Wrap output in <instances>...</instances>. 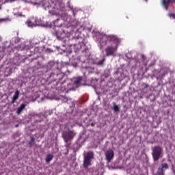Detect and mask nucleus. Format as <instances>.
I'll list each match as a JSON object with an SVG mask.
<instances>
[{"label":"nucleus","instance_id":"dca6fc26","mask_svg":"<svg viewBox=\"0 0 175 175\" xmlns=\"http://www.w3.org/2000/svg\"><path fill=\"white\" fill-rule=\"evenodd\" d=\"M81 80H82L81 77H77L74 81V83H73L74 85H76V87H77L80 84V83H81Z\"/></svg>","mask_w":175,"mask_h":175},{"label":"nucleus","instance_id":"6ab92c4d","mask_svg":"<svg viewBox=\"0 0 175 175\" xmlns=\"http://www.w3.org/2000/svg\"><path fill=\"white\" fill-rule=\"evenodd\" d=\"M160 168L167 170V169H169V165H167V163H163L161 164V167H160Z\"/></svg>","mask_w":175,"mask_h":175},{"label":"nucleus","instance_id":"1a4fd4ad","mask_svg":"<svg viewBox=\"0 0 175 175\" xmlns=\"http://www.w3.org/2000/svg\"><path fill=\"white\" fill-rule=\"evenodd\" d=\"M35 5H43L45 6V8H48V9L51 8V5H46V2H44V0H36Z\"/></svg>","mask_w":175,"mask_h":175},{"label":"nucleus","instance_id":"393cba45","mask_svg":"<svg viewBox=\"0 0 175 175\" xmlns=\"http://www.w3.org/2000/svg\"><path fill=\"white\" fill-rule=\"evenodd\" d=\"M49 65H51V66H54V63L53 62H50Z\"/></svg>","mask_w":175,"mask_h":175},{"label":"nucleus","instance_id":"bb28decb","mask_svg":"<svg viewBox=\"0 0 175 175\" xmlns=\"http://www.w3.org/2000/svg\"><path fill=\"white\" fill-rule=\"evenodd\" d=\"M54 75H55V74H54V73H53V72H52V73H51L50 77H53L54 76Z\"/></svg>","mask_w":175,"mask_h":175},{"label":"nucleus","instance_id":"0eeeda50","mask_svg":"<svg viewBox=\"0 0 175 175\" xmlns=\"http://www.w3.org/2000/svg\"><path fill=\"white\" fill-rule=\"evenodd\" d=\"M106 159L108 162H110L113 158H114V151L113 150L109 149L107 150L105 153Z\"/></svg>","mask_w":175,"mask_h":175},{"label":"nucleus","instance_id":"9d476101","mask_svg":"<svg viewBox=\"0 0 175 175\" xmlns=\"http://www.w3.org/2000/svg\"><path fill=\"white\" fill-rule=\"evenodd\" d=\"M105 62H106V59L103 57L100 60H96L95 64L97 65V66H103V65H105Z\"/></svg>","mask_w":175,"mask_h":175},{"label":"nucleus","instance_id":"f8f14e48","mask_svg":"<svg viewBox=\"0 0 175 175\" xmlns=\"http://www.w3.org/2000/svg\"><path fill=\"white\" fill-rule=\"evenodd\" d=\"M10 21H12V18L10 16L0 18V23H10Z\"/></svg>","mask_w":175,"mask_h":175},{"label":"nucleus","instance_id":"aec40b11","mask_svg":"<svg viewBox=\"0 0 175 175\" xmlns=\"http://www.w3.org/2000/svg\"><path fill=\"white\" fill-rule=\"evenodd\" d=\"M49 13L50 14H52V16H55L57 15V11L55 10V8L53 10H49Z\"/></svg>","mask_w":175,"mask_h":175},{"label":"nucleus","instance_id":"5701e85b","mask_svg":"<svg viewBox=\"0 0 175 175\" xmlns=\"http://www.w3.org/2000/svg\"><path fill=\"white\" fill-rule=\"evenodd\" d=\"M17 17H25V15H23L21 13H17L15 14Z\"/></svg>","mask_w":175,"mask_h":175},{"label":"nucleus","instance_id":"c85d7f7f","mask_svg":"<svg viewBox=\"0 0 175 175\" xmlns=\"http://www.w3.org/2000/svg\"><path fill=\"white\" fill-rule=\"evenodd\" d=\"M16 126H18V125H16Z\"/></svg>","mask_w":175,"mask_h":175},{"label":"nucleus","instance_id":"f3484780","mask_svg":"<svg viewBox=\"0 0 175 175\" xmlns=\"http://www.w3.org/2000/svg\"><path fill=\"white\" fill-rule=\"evenodd\" d=\"M157 175H165V170L159 167L157 172Z\"/></svg>","mask_w":175,"mask_h":175},{"label":"nucleus","instance_id":"a878e982","mask_svg":"<svg viewBox=\"0 0 175 175\" xmlns=\"http://www.w3.org/2000/svg\"><path fill=\"white\" fill-rule=\"evenodd\" d=\"M144 88H148V84L145 83Z\"/></svg>","mask_w":175,"mask_h":175},{"label":"nucleus","instance_id":"cd10ccee","mask_svg":"<svg viewBox=\"0 0 175 175\" xmlns=\"http://www.w3.org/2000/svg\"><path fill=\"white\" fill-rule=\"evenodd\" d=\"M60 5L62 6V8H64V4L61 3Z\"/></svg>","mask_w":175,"mask_h":175},{"label":"nucleus","instance_id":"20e7f679","mask_svg":"<svg viewBox=\"0 0 175 175\" xmlns=\"http://www.w3.org/2000/svg\"><path fill=\"white\" fill-rule=\"evenodd\" d=\"M76 136V133L74 130H70L69 128L67 130H64L62 134V137L67 144L70 143L73 140V137Z\"/></svg>","mask_w":175,"mask_h":175},{"label":"nucleus","instance_id":"4be33fe9","mask_svg":"<svg viewBox=\"0 0 175 175\" xmlns=\"http://www.w3.org/2000/svg\"><path fill=\"white\" fill-rule=\"evenodd\" d=\"M28 27H35V24H33L31 21L27 22Z\"/></svg>","mask_w":175,"mask_h":175},{"label":"nucleus","instance_id":"4468645a","mask_svg":"<svg viewBox=\"0 0 175 175\" xmlns=\"http://www.w3.org/2000/svg\"><path fill=\"white\" fill-rule=\"evenodd\" d=\"M16 0H0V10L2 9V5L3 3H8V2H14Z\"/></svg>","mask_w":175,"mask_h":175},{"label":"nucleus","instance_id":"9b49d317","mask_svg":"<svg viewBox=\"0 0 175 175\" xmlns=\"http://www.w3.org/2000/svg\"><path fill=\"white\" fill-rule=\"evenodd\" d=\"M25 104H22L21 106H19L16 111V114L20 116V114H21V113L23 112V110L25 109Z\"/></svg>","mask_w":175,"mask_h":175},{"label":"nucleus","instance_id":"6e6552de","mask_svg":"<svg viewBox=\"0 0 175 175\" xmlns=\"http://www.w3.org/2000/svg\"><path fill=\"white\" fill-rule=\"evenodd\" d=\"M19 95H20V92L18 90H16L15 92H14V94L12 97L11 103H12V104L16 103V100L17 99H18Z\"/></svg>","mask_w":175,"mask_h":175},{"label":"nucleus","instance_id":"ddd939ff","mask_svg":"<svg viewBox=\"0 0 175 175\" xmlns=\"http://www.w3.org/2000/svg\"><path fill=\"white\" fill-rule=\"evenodd\" d=\"M53 158H54V155H53L52 154H48L45 159V161L46 162V163H49L51 161H53Z\"/></svg>","mask_w":175,"mask_h":175},{"label":"nucleus","instance_id":"412c9836","mask_svg":"<svg viewBox=\"0 0 175 175\" xmlns=\"http://www.w3.org/2000/svg\"><path fill=\"white\" fill-rule=\"evenodd\" d=\"M113 110L114 111H120V107L116 103L113 104Z\"/></svg>","mask_w":175,"mask_h":175},{"label":"nucleus","instance_id":"423d86ee","mask_svg":"<svg viewBox=\"0 0 175 175\" xmlns=\"http://www.w3.org/2000/svg\"><path fill=\"white\" fill-rule=\"evenodd\" d=\"M172 3H175V0H161V5L165 8V10H169V6Z\"/></svg>","mask_w":175,"mask_h":175},{"label":"nucleus","instance_id":"b1692460","mask_svg":"<svg viewBox=\"0 0 175 175\" xmlns=\"http://www.w3.org/2000/svg\"><path fill=\"white\" fill-rule=\"evenodd\" d=\"M64 155H68V154H69V149L66 148V152H64Z\"/></svg>","mask_w":175,"mask_h":175},{"label":"nucleus","instance_id":"f03ea898","mask_svg":"<svg viewBox=\"0 0 175 175\" xmlns=\"http://www.w3.org/2000/svg\"><path fill=\"white\" fill-rule=\"evenodd\" d=\"M53 25L54 27L52 33L54 36H56L58 40H64V38H65L68 33H71L72 32V27L66 26L62 19L55 20Z\"/></svg>","mask_w":175,"mask_h":175},{"label":"nucleus","instance_id":"39448f33","mask_svg":"<svg viewBox=\"0 0 175 175\" xmlns=\"http://www.w3.org/2000/svg\"><path fill=\"white\" fill-rule=\"evenodd\" d=\"M94 159V152H88L84 156L83 166L85 169H88L89 166L92 165L91 162Z\"/></svg>","mask_w":175,"mask_h":175},{"label":"nucleus","instance_id":"7ed1b4c3","mask_svg":"<svg viewBox=\"0 0 175 175\" xmlns=\"http://www.w3.org/2000/svg\"><path fill=\"white\" fill-rule=\"evenodd\" d=\"M152 157L154 162H158L163 157V148L159 146L152 147Z\"/></svg>","mask_w":175,"mask_h":175},{"label":"nucleus","instance_id":"f257e3e1","mask_svg":"<svg viewBox=\"0 0 175 175\" xmlns=\"http://www.w3.org/2000/svg\"><path fill=\"white\" fill-rule=\"evenodd\" d=\"M97 41L100 43L101 47L107 46L105 48V51L107 57H110L111 55H116V53H117V50L118 49V44H120L121 40L118 38L117 35L104 34L100 35L97 38Z\"/></svg>","mask_w":175,"mask_h":175},{"label":"nucleus","instance_id":"2eb2a0df","mask_svg":"<svg viewBox=\"0 0 175 175\" xmlns=\"http://www.w3.org/2000/svg\"><path fill=\"white\" fill-rule=\"evenodd\" d=\"M35 145V137H30V140L28 142V146L29 147H32V146Z\"/></svg>","mask_w":175,"mask_h":175},{"label":"nucleus","instance_id":"a211bd4d","mask_svg":"<svg viewBox=\"0 0 175 175\" xmlns=\"http://www.w3.org/2000/svg\"><path fill=\"white\" fill-rule=\"evenodd\" d=\"M23 44H18L14 47L15 50H18V51H23L24 50V46H21Z\"/></svg>","mask_w":175,"mask_h":175}]
</instances>
